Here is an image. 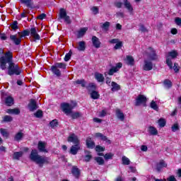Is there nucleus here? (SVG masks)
<instances>
[{
  "instance_id": "nucleus-1",
  "label": "nucleus",
  "mask_w": 181,
  "mask_h": 181,
  "mask_svg": "<svg viewBox=\"0 0 181 181\" xmlns=\"http://www.w3.org/2000/svg\"><path fill=\"white\" fill-rule=\"evenodd\" d=\"M13 54L10 51L5 53L4 56L0 57V69L6 70V64L8 63V76H21L22 69L19 67V64H15L12 60Z\"/></svg>"
},
{
  "instance_id": "nucleus-2",
  "label": "nucleus",
  "mask_w": 181,
  "mask_h": 181,
  "mask_svg": "<svg viewBox=\"0 0 181 181\" xmlns=\"http://www.w3.org/2000/svg\"><path fill=\"white\" fill-rule=\"evenodd\" d=\"M77 107V102L72 100L70 103H63L61 104V108L63 112L68 115V114H71V117L72 119H77V118H80L81 117V113L80 112H73V110Z\"/></svg>"
},
{
  "instance_id": "nucleus-3",
  "label": "nucleus",
  "mask_w": 181,
  "mask_h": 181,
  "mask_svg": "<svg viewBox=\"0 0 181 181\" xmlns=\"http://www.w3.org/2000/svg\"><path fill=\"white\" fill-rule=\"evenodd\" d=\"M30 159L33 162L36 163L37 165H39L40 168H43V165H50L49 158L39 155L37 149H33L31 151Z\"/></svg>"
},
{
  "instance_id": "nucleus-4",
  "label": "nucleus",
  "mask_w": 181,
  "mask_h": 181,
  "mask_svg": "<svg viewBox=\"0 0 181 181\" xmlns=\"http://www.w3.org/2000/svg\"><path fill=\"white\" fill-rule=\"evenodd\" d=\"M88 93L90 95L92 100H98L100 98V93L97 91V85L94 83H89L86 87Z\"/></svg>"
},
{
  "instance_id": "nucleus-5",
  "label": "nucleus",
  "mask_w": 181,
  "mask_h": 181,
  "mask_svg": "<svg viewBox=\"0 0 181 181\" xmlns=\"http://www.w3.org/2000/svg\"><path fill=\"white\" fill-rule=\"evenodd\" d=\"M66 65L63 62H56L50 68V71L53 73L57 77H60L62 76V70H66Z\"/></svg>"
},
{
  "instance_id": "nucleus-6",
  "label": "nucleus",
  "mask_w": 181,
  "mask_h": 181,
  "mask_svg": "<svg viewBox=\"0 0 181 181\" xmlns=\"http://www.w3.org/2000/svg\"><path fill=\"white\" fill-rule=\"evenodd\" d=\"M178 54H179L177 53V51H176V50H172L171 52H168V54L166 58V64H167V66H168V67L170 70H172V69H173V62H172V60H170V57H171V59H176V57H177Z\"/></svg>"
},
{
  "instance_id": "nucleus-7",
  "label": "nucleus",
  "mask_w": 181,
  "mask_h": 181,
  "mask_svg": "<svg viewBox=\"0 0 181 181\" xmlns=\"http://www.w3.org/2000/svg\"><path fill=\"white\" fill-rule=\"evenodd\" d=\"M62 19H64V22H66V23H67L68 25H70V23H71L70 16H67V11H66V9L64 8L59 9L58 21H60Z\"/></svg>"
},
{
  "instance_id": "nucleus-8",
  "label": "nucleus",
  "mask_w": 181,
  "mask_h": 181,
  "mask_svg": "<svg viewBox=\"0 0 181 181\" xmlns=\"http://www.w3.org/2000/svg\"><path fill=\"white\" fill-rule=\"evenodd\" d=\"M148 99L144 95H139L136 99L135 105L136 107H139L141 104H143L144 107H146V102Z\"/></svg>"
},
{
  "instance_id": "nucleus-9",
  "label": "nucleus",
  "mask_w": 181,
  "mask_h": 181,
  "mask_svg": "<svg viewBox=\"0 0 181 181\" xmlns=\"http://www.w3.org/2000/svg\"><path fill=\"white\" fill-rule=\"evenodd\" d=\"M30 35L31 37L33 38L34 42H36V40H39L40 39V35H39V34L37 33V30L35 27L30 29Z\"/></svg>"
},
{
  "instance_id": "nucleus-10",
  "label": "nucleus",
  "mask_w": 181,
  "mask_h": 181,
  "mask_svg": "<svg viewBox=\"0 0 181 181\" xmlns=\"http://www.w3.org/2000/svg\"><path fill=\"white\" fill-rule=\"evenodd\" d=\"M10 40L13 42L16 46H19V45H21L22 42V37H21V35H19V37H18V35H10Z\"/></svg>"
},
{
  "instance_id": "nucleus-11",
  "label": "nucleus",
  "mask_w": 181,
  "mask_h": 181,
  "mask_svg": "<svg viewBox=\"0 0 181 181\" xmlns=\"http://www.w3.org/2000/svg\"><path fill=\"white\" fill-rule=\"evenodd\" d=\"M68 142H72L74 145L80 144V140L76 134L72 133L67 139Z\"/></svg>"
},
{
  "instance_id": "nucleus-12",
  "label": "nucleus",
  "mask_w": 181,
  "mask_h": 181,
  "mask_svg": "<svg viewBox=\"0 0 181 181\" xmlns=\"http://www.w3.org/2000/svg\"><path fill=\"white\" fill-rule=\"evenodd\" d=\"M122 67V63L118 62L115 66H112L108 71L109 76H114V73H117Z\"/></svg>"
},
{
  "instance_id": "nucleus-13",
  "label": "nucleus",
  "mask_w": 181,
  "mask_h": 181,
  "mask_svg": "<svg viewBox=\"0 0 181 181\" xmlns=\"http://www.w3.org/2000/svg\"><path fill=\"white\" fill-rule=\"evenodd\" d=\"M28 108L31 112L36 111V110L39 108L37 103L35 99H30V103H28Z\"/></svg>"
},
{
  "instance_id": "nucleus-14",
  "label": "nucleus",
  "mask_w": 181,
  "mask_h": 181,
  "mask_svg": "<svg viewBox=\"0 0 181 181\" xmlns=\"http://www.w3.org/2000/svg\"><path fill=\"white\" fill-rule=\"evenodd\" d=\"M95 136L96 138H100V141L106 142L107 145H111V140L108 139V137H107V136H104V134H103L102 133H95Z\"/></svg>"
},
{
  "instance_id": "nucleus-15",
  "label": "nucleus",
  "mask_w": 181,
  "mask_h": 181,
  "mask_svg": "<svg viewBox=\"0 0 181 181\" xmlns=\"http://www.w3.org/2000/svg\"><path fill=\"white\" fill-rule=\"evenodd\" d=\"M153 69V64L152 62L144 60V64L143 65V70L144 71H151Z\"/></svg>"
},
{
  "instance_id": "nucleus-16",
  "label": "nucleus",
  "mask_w": 181,
  "mask_h": 181,
  "mask_svg": "<svg viewBox=\"0 0 181 181\" xmlns=\"http://www.w3.org/2000/svg\"><path fill=\"white\" fill-rule=\"evenodd\" d=\"M92 44L95 49H100L101 47V42L100 41V39L97 37V36L93 35L92 37Z\"/></svg>"
},
{
  "instance_id": "nucleus-17",
  "label": "nucleus",
  "mask_w": 181,
  "mask_h": 181,
  "mask_svg": "<svg viewBox=\"0 0 181 181\" xmlns=\"http://www.w3.org/2000/svg\"><path fill=\"white\" fill-rule=\"evenodd\" d=\"M71 172L76 179H79L81 173L80 172V169H78L77 166L74 165L71 168Z\"/></svg>"
},
{
  "instance_id": "nucleus-18",
  "label": "nucleus",
  "mask_w": 181,
  "mask_h": 181,
  "mask_svg": "<svg viewBox=\"0 0 181 181\" xmlns=\"http://www.w3.org/2000/svg\"><path fill=\"white\" fill-rule=\"evenodd\" d=\"M163 168H168V164L165 162V160H161L159 163H157L156 165V169L157 172H160Z\"/></svg>"
},
{
  "instance_id": "nucleus-19",
  "label": "nucleus",
  "mask_w": 181,
  "mask_h": 181,
  "mask_svg": "<svg viewBox=\"0 0 181 181\" xmlns=\"http://www.w3.org/2000/svg\"><path fill=\"white\" fill-rule=\"evenodd\" d=\"M86 142L88 149H94V148H95V143L93 141L91 137H87Z\"/></svg>"
},
{
  "instance_id": "nucleus-20",
  "label": "nucleus",
  "mask_w": 181,
  "mask_h": 181,
  "mask_svg": "<svg viewBox=\"0 0 181 181\" xmlns=\"http://www.w3.org/2000/svg\"><path fill=\"white\" fill-rule=\"evenodd\" d=\"M37 148L40 152H44L45 153H47L49 152L47 149H46V144L43 141L38 142Z\"/></svg>"
},
{
  "instance_id": "nucleus-21",
  "label": "nucleus",
  "mask_w": 181,
  "mask_h": 181,
  "mask_svg": "<svg viewBox=\"0 0 181 181\" xmlns=\"http://www.w3.org/2000/svg\"><path fill=\"white\" fill-rule=\"evenodd\" d=\"M126 64L127 66H135V59L132 55H127L126 57Z\"/></svg>"
},
{
  "instance_id": "nucleus-22",
  "label": "nucleus",
  "mask_w": 181,
  "mask_h": 181,
  "mask_svg": "<svg viewBox=\"0 0 181 181\" xmlns=\"http://www.w3.org/2000/svg\"><path fill=\"white\" fill-rule=\"evenodd\" d=\"M87 30H88V28H87V27L81 28L78 31V33L76 35L77 39H80V38L83 37L84 36V35H86V33H87Z\"/></svg>"
},
{
  "instance_id": "nucleus-23",
  "label": "nucleus",
  "mask_w": 181,
  "mask_h": 181,
  "mask_svg": "<svg viewBox=\"0 0 181 181\" xmlns=\"http://www.w3.org/2000/svg\"><path fill=\"white\" fill-rule=\"evenodd\" d=\"M80 149V144H74L71 146L69 153L71 155H77L78 150Z\"/></svg>"
},
{
  "instance_id": "nucleus-24",
  "label": "nucleus",
  "mask_w": 181,
  "mask_h": 181,
  "mask_svg": "<svg viewBox=\"0 0 181 181\" xmlns=\"http://www.w3.org/2000/svg\"><path fill=\"white\" fill-rule=\"evenodd\" d=\"M111 86H112L111 91L112 93H115V91H119V90H121V86H119L115 81H112Z\"/></svg>"
},
{
  "instance_id": "nucleus-25",
  "label": "nucleus",
  "mask_w": 181,
  "mask_h": 181,
  "mask_svg": "<svg viewBox=\"0 0 181 181\" xmlns=\"http://www.w3.org/2000/svg\"><path fill=\"white\" fill-rule=\"evenodd\" d=\"M21 4H23L27 8L33 9V1L32 0H20Z\"/></svg>"
},
{
  "instance_id": "nucleus-26",
  "label": "nucleus",
  "mask_w": 181,
  "mask_h": 181,
  "mask_svg": "<svg viewBox=\"0 0 181 181\" xmlns=\"http://www.w3.org/2000/svg\"><path fill=\"white\" fill-rule=\"evenodd\" d=\"M116 117H117L118 119L120 121H124V119H125L124 112H122L119 109H116Z\"/></svg>"
},
{
  "instance_id": "nucleus-27",
  "label": "nucleus",
  "mask_w": 181,
  "mask_h": 181,
  "mask_svg": "<svg viewBox=\"0 0 181 181\" xmlns=\"http://www.w3.org/2000/svg\"><path fill=\"white\" fill-rule=\"evenodd\" d=\"M149 50H151V54H149L151 60H158V55L156 54V51L153 49L152 47H148Z\"/></svg>"
},
{
  "instance_id": "nucleus-28",
  "label": "nucleus",
  "mask_w": 181,
  "mask_h": 181,
  "mask_svg": "<svg viewBox=\"0 0 181 181\" xmlns=\"http://www.w3.org/2000/svg\"><path fill=\"white\" fill-rule=\"evenodd\" d=\"M110 26H111V23L110 21H105L100 25V28L105 32H108L110 30Z\"/></svg>"
},
{
  "instance_id": "nucleus-29",
  "label": "nucleus",
  "mask_w": 181,
  "mask_h": 181,
  "mask_svg": "<svg viewBox=\"0 0 181 181\" xmlns=\"http://www.w3.org/2000/svg\"><path fill=\"white\" fill-rule=\"evenodd\" d=\"M124 5L125 6L126 9H128L129 12H133L134 8L132 7V5L128 0H123Z\"/></svg>"
},
{
  "instance_id": "nucleus-30",
  "label": "nucleus",
  "mask_w": 181,
  "mask_h": 181,
  "mask_svg": "<svg viewBox=\"0 0 181 181\" xmlns=\"http://www.w3.org/2000/svg\"><path fill=\"white\" fill-rule=\"evenodd\" d=\"M22 156H23V151L14 152L13 154V159H14V160H19Z\"/></svg>"
},
{
  "instance_id": "nucleus-31",
  "label": "nucleus",
  "mask_w": 181,
  "mask_h": 181,
  "mask_svg": "<svg viewBox=\"0 0 181 181\" xmlns=\"http://www.w3.org/2000/svg\"><path fill=\"white\" fill-rule=\"evenodd\" d=\"M18 34L21 37V39H22V37H26V36H29V35H30V30L25 29L21 32H18Z\"/></svg>"
},
{
  "instance_id": "nucleus-32",
  "label": "nucleus",
  "mask_w": 181,
  "mask_h": 181,
  "mask_svg": "<svg viewBox=\"0 0 181 181\" xmlns=\"http://www.w3.org/2000/svg\"><path fill=\"white\" fill-rule=\"evenodd\" d=\"M7 114H13L14 115H19L21 114V110L19 108L8 109L6 110Z\"/></svg>"
},
{
  "instance_id": "nucleus-33",
  "label": "nucleus",
  "mask_w": 181,
  "mask_h": 181,
  "mask_svg": "<svg viewBox=\"0 0 181 181\" xmlns=\"http://www.w3.org/2000/svg\"><path fill=\"white\" fill-rule=\"evenodd\" d=\"M74 86L81 85V87H87L86 86V84H87V82L84 79H78L75 81H74Z\"/></svg>"
},
{
  "instance_id": "nucleus-34",
  "label": "nucleus",
  "mask_w": 181,
  "mask_h": 181,
  "mask_svg": "<svg viewBox=\"0 0 181 181\" xmlns=\"http://www.w3.org/2000/svg\"><path fill=\"white\" fill-rule=\"evenodd\" d=\"M85 153H88L87 155H86L84 156V162H90V160H91V159H93V156L91 155V152L85 150L84 151Z\"/></svg>"
},
{
  "instance_id": "nucleus-35",
  "label": "nucleus",
  "mask_w": 181,
  "mask_h": 181,
  "mask_svg": "<svg viewBox=\"0 0 181 181\" xmlns=\"http://www.w3.org/2000/svg\"><path fill=\"white\" fill-rule=\"evenodd\" d=\"M77 49L79 52H84L86 50V42L80 41Z\"/></svg>"
},
{
  "instance_id": "nucleus-36",
  "label": "nucleus",
  "mask_w": 181,
  "mask_h": 181,
  "mask_svg": "<svg viewBox=\"0 0 181 181\" xmlns=\"http://www.w3.org/2000/svg\"><path fill=\"white\" fill-rule=\"evenodd\" d=\"M95 78L97 80L98 83H103L105 78H104V75L102 74H95Z\"/></svg>"
},
{
  "instance_id": "nucleus-37",
  "label": "nucleus",
  "mask_w": 181,
  "mask_h": 181,
  "mask_svg": "<svg viewBox=\"0 0 181 181\" xmlns=\"http://www.w3.org/2000/svg\"><path fill=\"white\" fill-rule=\"evenodd\" d=\"M5 103L8 107H11V105H13V98L12 96H8L6 98Z\"/></svg>"
},
{
  "instance_id": "nucleus-38",
  "label": "nucleus",
  "mask_w": 181,
  "mask_h": 181,
  "mask_svg": "<svg viewBox=\"0 0 181 181\" xmlns=\"http://www.w3.org/2000/svg\"><path fill=\"white\" fill-rule=\"evenodd\" d=\"M95 160L99 165V166H103L105 163L104 158L103 157H95Z\"/></svg>"
},
{
  "instance_id": "nucleus-39",
  "label": "nucleus",
  "mask_w": 181,
  "mask_h": 181,
  "mask_svg": "<svg viewBox=\"0 0 181 181\" xmlns=\"http://www.w3.org/2000/svg\"><path fill=\"white\" fill-rule=\"evenodd\" d=\"M163 85L165 86V87H166L167 88H172L173 83H172V81L169 80V79H165L163 81Z\"/></svg>"
},
{
  "instance_id": "nucleus-40",
  "label": "nucleus",
  "mask_w": 181,
  "mask_h": 181,
  "mask_svg": "<svg viewBox=\"0 0 181 181\" xmlns=\"http://www.w3.org/2000/svg\"><path fill=\"white\" fill-rule=\"evenodd\" d=\"M148 132L151 135H158V129L153 126H150L148 127Z\"/></svg>"
},
{
  "instance_id": "nucleus-41",
  "label": "nucleus",
  "mask_w": 181,
  "mask_h": 181,
  "mask_svg": "<svg viewBox=\"0 0 181 181\" xmlns=\"http://www.w3.org/2000/svg\"><path fill=\"white\" fill-rule=\"evenodd\" d=\"M122 165H128L131 163V160H129V158H128L125 156H123L122 157Z\"/></svg>"
},
{
  "instance_id": "nucleus-42",
  "label": "nucleus",
  "mask_w": 181,
  "mask_h": 181,
  "mask_svg": "<svg viewBox=\"0 0 181 181\" xmlns=\"http://www.w3.org/2000/svg\"><path fill=\"white\" fill-rule=\"evenodd\" d=\"M158 125L160 128H163L166 126V119L164 118H160L158 119Z\"/></svg>"
},
{
  "instance_id": "nucleus-43",
  "label": "nucleus",
  "mask_w": 181,
  "mask_h": 181,
  "mask_svg": "<svg viewBox=\"0 0 181 181\" xmlns=\"http://www.w3.org/2000/svg\"><path fill=\"white\" fill-rule=\"evenodd\" d=\"M150 107L151 108L154 110V111H158V110H159V107H158V104H156V102L155 100H152L151 102Z\"/></svg>"
},
{
  "instance_id": "nucleus-44",
  "label": "nucleus",
  "mask_w": 181,
  "mask_h": 181,
  "mask_svg": "<svg viewBox=\"0 0 181 181\" xmlns=\"http://www.w3.org/2000/svg\"><path fill=\"white\" fill-rule=\"evenodd\" d=\"M49 125L51 128H56L59 126V121L57 119H53L49 122Z\"/></svg>"
},
{
  "instance_id": "nucleus-45",
  "label": "nucleus",
  "mask_w": 181,
  "mask_h": 181,
  "mask_svg": "<svg viewBox=\"0 0 181 181\" xmlns=\"http://www.w3.org/2000/svg\"><path fill=\"white\" fill-rule=\"evenodd\" d=\"M72 54H73V52L71 51V49H70L69 53H66L65 54V57L64 58V62H69V60H70V59H71Z\"/></svg>"
},
{
  "instance_id": "nucleus-46",
  "label": "nucleus",
  "mask_w": 181,
  "mask_h": 181,
  "mask_svg": "<svg viewBox=\"0 0 181 181\" xmlns=\"http://www.w3.org/2000/svg\"><path fill=\"white\" fill-rule=\"evenodd\" d=\"M11 29L13 30H17V29H19V26L18 25V21H14L11 25H10Z\"/></svg>"
},
{
  "instance_id": "nucleus-47",
  "label": "nucleus",
  "mask_w": 181,
  "mask_h": 181,
  "mask_svg": "<svg viewBox=\"0 0 181 181\" xmlns=\"http://www.w3.org/2000/svg\"><path fill=\"white\" fill-rule=\"evenodd\" d=\"M124 45L122 41L119 40V42H116V45L114 47V50H118L122 47Z\"/></svg>"
},
{
  "instance_id": "nucleus-48",
  "label": "nucleus",
  "mask_w": 181,
  "mask_h": 181,
  "mask_svg": "<svg viewBox=\"0 0 181 181\" xmlns=\"http://www.w3.org/2000/svg\"><path fill=\"white\" fill-rule=\"evenodd\" d=\"M112 158H114V153H107L104 156L105 160H110L112 159Z\"/></svg>"
},
{
  "instance_id": "nucleus-49",
  "label": "nucleus",
  "mask_w": 181,
  "mask_h": 181,
  "mask_svg": "<svg viewBox=\"0 0 181 181\" xmlns=\"http://www.w3.org/2000/svg\"><path fill=\"white\" fill-rule=\"evenodd\" d=\"M180 129V127L179 126V124L175 123L172 127H171V131L173 132H177V131H179Z\"/></svg>"
},
{
  "instance_id": "nucleus-50",
  "label": "nucleus",
  "mask_w": 181,
  "mask_h": 181,
  "mask_svg": "<svg viewBox=\"0 0 181 181\" xmlns=\"http://www.w3.org/2000/svg\"><path fill=\"white\" fill-rule=\"evenodd\" d=\"M4 122H12L13 117L10 115H5L3 119Z\"/></svg>"
},
{
  "instance_id": "nucleus-51",
  "label": "nucleus",
  "mask_w": 181,
  "mask_h": 181,
  "mask_svg": "<svg viewBox=\"0 0 181 181\" xmlns=\"http://www.w3.org/2000/svg\"><path fill=\"white\" fill-rule=\"evenodd\" d=\"M22 138H23V133L19 132L15 135L14 139L16 141H21Z\"/></svg>"
},
{
  "instance_id": "nucleus-52",
  "label": "nucleus",
  "mask_w": 181,
  "mask_h": 181,
  "mask_svg": "<svg viewBox=\"0 0 181 181\" xmlns=\"http://www.w3.org/2000/svg\"><path fill=\"white\" fill-rule=\"evenodd\" d=\"M0 132L4 138H8L9 136V133L5 129H0Z\"/></svg>"
},
{
  "instance_id": "nucleus-53",
  "label": "nucleus",
  "mask_w": 181,
  "mask_h": 181,
  "mask_svg": "<svg viewBox=\"0 0 181 181\" xmlns=\"http://www.w3.org/2000/svg\"><path fill=\"white\" fill-rule=\"evenodd\" d=\"M36 118H42L43 117V111L41 110H37V112L34 114Z\"/></svg>"
},
{
  "instance_id": "nucleus-54",
  "label": "nucleus",
  "mask_w": 181,
  "mask_h": 181,
  "mask_svg": "<svg viewBox=\"0 0 181 181\" xmlns=\"http://www.w3.org/2000/svg\"><path fill=\"white\" fill-rule=\"evenodd\" d=\"M90 11H92L93 15H98V13H100V9H98V7L97 6H93L90 8Z\"/></svg>"
},
{
  "instance_id": "nucleus-55",
  "label": "nucleus",
  "mask_w": 181,
  "mask_h": 181,
  "mask_svg": "<svg viewBox=\"0 0 181 181\" xmlns=\"http://www.w3.org/2000/svg\"><path fill=\"white\" fill-rule=\"evenodd\" d=\"M95 151L96 152H104V151H105V147L98 145L95 146Z\"/></svg>"
},
{
  "instance_id": "nucleus-56",
  "label": "nucleus",
  "mask_w": 181,
  "mask_h": 181,
  "mask_svg": "<svg viewBox=\"0 0 181 181\" xmlns=\"http://www.w3.org/2000/svg\"><path fill=\"white\" fill-rule=\"evenodd\" d=\"M0 39L1 40H7L8 37L6 36V34L5 33H0Z\"/></svg>"
},
{
  "instance_id": "nucleus-57",
  "label": "nucleus",
  "mask_w": 181,
  "mask_h": 181,
  "mask_svg": "<svg viewBox=\"0 0 181 181\" xmlns=\"http://www.w3.org/2000/svg\"><path fill=\"white\" fill-rule=\"evenodd\" d=\"M116 17L117 18H122V19H124L125 18V16L123 12L118 11L116 13Z\"/></svg>"
},
{
  "instance_id": "nucleus-58",
  "label": "nucleus",
  "mask_w": 181,
  "mask_h": 181,
  "mask_svg": "<svg viewBox=\"0 0 181 181\" xmlns=\"http://www.w3.org/2000/svg\"><path fill=\"white\" fill-rule=\"evenodd\" d=\"M119 41V39L114 38L109 40V43H110L111 45H116Z\"/></svg>"
},
{
  "instance_id": "nucleus-59",
  "label": "nucleus",
  "mask_w": 181,
  "mask_h": 181,
  "mask_svg": "<svg viewBox=\"0 0 181 181\" xmlns=\"http://www.w3.org/2000/svg\"><path fill=\"white\" fill-rule=\"evenodd\" d=\"M45 18H46V13H42L37 17V19H40V21H43Z\"/></svg>"
},
{
  "instance_id": "nucleus-60",
  "label": "nucleus",
  "mask_w": 181,
  "mask_h": 181,
  "mask_svg": "<svg viewBox=\"0 0 181 181\" xmlns=\"http://www.w3.org/2000/svg\"><path fill=\"white\" fill-rule=\"evenodd\" d=\"M175 22L178 26H181V18L179 17L175 18Z\"/></svg>"
},
{
  "instance_id": "nucleus-61",
  "label": "nucleus",
  "mask_w": 181,
  "mask_h": 181,
  "mask_svg": "<svg viewBox=\"0 0 181 181\" xmlns=\"http://www.w3.org/2000/svg\"><path fill=\"white\" fill-rule=\"evenodd\" d=\"M115 6H116V8H122V2L121 1L115 2Z\"/></svg>"
},
{
  "instance_id": "nucleus-62",
  "label": "nucleus",
  "mask_w": 181,
  "mask_h": 181,
  "mask_svg": "<svg viewBox=\"0 0 181 181\" xmlns=\"http://www.w3.org/2000/svg\"><path fill=\"white\" fill-rule=\"evenodd\" d=\"M177 66H179V64L177 63H174L173 69H174V71L175 73H178V71H179V68L177 67Z\"/></svg>"
},
{
  "instance_id": "nucleus-63",
  "label": "nucleus",
  "mask_w": 181,
  "mask_h": 181,
  "mask_svg": "<svg viewBox=\"0 0 181 181\" xmlns=\"http://www.w3.org/2000/svg\"><path fill=\"white\" fill-rule=\"evenodd\" d=\"M168 181H177V180H176V177H175V175H170L169 177V178H167Z\"/></svg>"
},
{
  "instance_id": "nucleus-64",
  "label": "nucleus",
  "mask_w": 181,
  "mask_h": 181,
  "mask_svg": "<svg viewBox=\"0 0 181 181\" xmlns=\"http://www.w3.org/2000/svg\"><path fill=\"white\" fill-rule=\"evenodd\" d=\"M170 33L172 35H177V29H176L175 28H172L170 30Z\"/></svg>"
}]
</instances>
